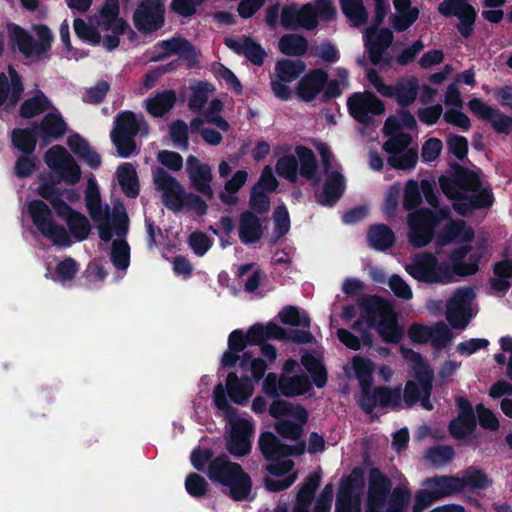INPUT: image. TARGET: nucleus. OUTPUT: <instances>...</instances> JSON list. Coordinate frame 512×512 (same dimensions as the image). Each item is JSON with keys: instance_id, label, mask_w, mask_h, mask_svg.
Returning <instances> with one entry per match:
<instances>
[{"instance_id": "obj_1", "label": "nucleus", "mask_w": 512, "mask_h": 512, "mask_svg": "<svg viewBox=\"0 0 512 512\" xmlns=\"http://www.w3.org/2000/svg\"><path fill=\"white\" fill-rule=\"evenodd\" d=\"M457 247L447 260H441L431 253L414 256L405 266L406 272L415 280L427 284H448L457 277L469 276L479 270L480 260L487 254V241L475 237L474 231L463 221H449L444 233L436 238L437 247L449 243Z\"/></svg>"}, {"instance_id": "obj_2", "label": "nucleus", "mask_w": 512, "mask_h": 512, "mask_svg": "<svg viewBox=\"0 0 512 512\" xmlns=\"http://www.w3.org/2000/svg\"><path fill=\"white\" fill-rule=\"evenodd\" d=\"M85 203L91 219L95 222L99 237L107 242L113 237L111 262L118 270H126L130 263V248L123 239L128 231V216L121 203L113 206L112 212L107 204H103L96 180L90 177L85 190Z\"/></svg>"}, {"instance_id": "obj_3", "label": "nucleus", "mask_w": 512, "mask_h": 512, "mask_svg": "<svg viewBox=\"0 0 512 512\" xmlns=\"http://www.w3.org/2000/svg\"><path fill=\"white\" fill-rule=\"evenodd\" d=\"M360 476L361 473L354 470L348 482L342 484L338 493L336 512H360V495L351 485V482ZM389 488L387 478L379 470H372L369 476L366 512H381ZM409 500L410 492L406 488L395 489L386 512H405Z\"/></svg>"}, {"instance_id": "obj_4", "label": "nucleus", "mask_w": 512, "mask_h": 512, "mask_svg": "<svg viewBox=\"0 0 512 512\" xmlns=\"http://www.w3.org/2000/svg\"><path fill=\"white\" fill-rule=\"evenodd\" d=\"M439 183L460 215H467L474 209L488 208L493 204L494 198L490 188L484 186L478 175L473 172H461L453 178L442 176Z\"/></svg>"}, {"instance_id": "obj_5", "label": "nucleus", "mask_w": 512, "mask_h": 512, "mask_svg": "<svg viewBox=\"0 0 512 512\" xmlns=\"http://www.w3.org/2000/svg\"><path fill=\"white\" fill-rule=\"evenodd\" d=\"M375 366L372 360L356 355L352 358L351 364L345 367L347 377L354 376L361 387L360 405L367 413H372L375 408H400L402 399L400 388L390 389L380 386L371 388Z\"/></svg>"}, {"instance_id": "obj_6", "label": "nucleus", "mask_w": 512, "mask_h": 512, "mask_svg": "<svg viewBox=\"0 0 512 512\" xmlns=\"http://www.w3.org/2000/svg\"><path fill=\"white\" fill-rule=\"evenodd\" d=\"M76 35L90 44L102 45L107 50H113L119 45V36L124 34L128 24L119 17L118 0H107L103 5L96 26L86 23L83 19L74 20Z\"/></svg>"}, {"instance_id": "obj_7", "label": "nucleus", "mask_w": 512, "mask_h": 512, "mask_svg": "<svg viewBox=\"0 0 512 512\" xmlns=\"http://www.w3.org/2000/svg\"><path fill=\"white\" fill-rule=\"evenodd\" d=\"M361 316L355 328H375L384 342L397 343L403 336V328L398 323L397 313L390 301L377 296H368L361 302Z\"/></svg>"}, {"instance_id": "obj_8", "label": "nucleus", "mask_w": 512, "mask_h": 512, "mask_svg": "<svg viewBox=\"0 0 512 512\" xmlns=\"http://www.w3.org/2000/svg\"><path fill=\"white\" fill-rule=\"evenodd\" d=\"M213 402L230 425V434L227 440L228 451L234 456L246 455L251 450V439L254 432L252 420L238 415L237 410L229 404L222 384L215 386Z\"/></svg>"}, {"instance_id": "obj_9", "label": "nucleus", "mask_w": 512, "mask_h": 512, "mask_svg": "<svg viewBox=\"0 0 512 512\" xmlns=\"http://www.w3.org/2000/svg\"><path fill=\"white\" fill-rule=\"evenodd\" d=\"M207 475L212 482L225 487L234 500L253 498L249 475L239 464L231 462L227 456H219L212 460L208 465Z\"/></svg>"}, {"instance_id": "obj_10", "label": "nucleus", "mask_w": 512, "mask_h": 512, "mask_svg": "<svg viewBox=\"0 0 512 512\" xmlns=\"http://www.w3.org/2000/svg\"><path fill=\"white\" fill-rule=\"evenodd\" d=\"M400 352L410 366L411 375L413 377V380H409L406 383L403 398L404 403L406 406H411L417 401H420L424 409L431 410L432 404L428 397L432 387V370L424 362L422 357L413 350L401 346Z\"/></svg>"}, {"instance_id": "obj_11", "label": "nucleus", "mask_w": 512, "mask_h": 512, "mask_svg": "<svg viewBox=\"0 0 512 512\" xmlns=\"http://www.w3.org/2000/svg\"><path fill=\"white\" fill-rule=\"evenodd\" d=\"M36 192L42 198L48 200L58 217L64 220L68 227L70 239L76 241L85 240L91 230L90 223L85 215L73 210L59 196L56 195V188L48 184L42 178Z\"/></svg>"}, {"instance_id": "obj_12", "label": "nucleus", "mask_w": 512, "mask_h": 512, "mask_svg": "<svg viewBox=\"0 0 512 512\" xmlns=\"http://www.w3.org/2000/svg\"><path fill=\"white\" fill-rule=\"evenodd\" d=\"M25 211L36 229L54 245L66 247L73 243L66 228L55 221L52 210L43 200L27 201Z\"/></svg>"}, {"instance_id": "obj_13", "label": "nucleus", "mask_w": 512, "mask_h": 512, "mask_svg": "<svg viewBox=\"0 0 512 512\" xmlns=\"http://www.w3.org/2000/svg\"><path fill=\"white\" fill-rule=\"evenodd\" d=\"M259 447L265 458L273 461L267 466V470L275 477L283 476L293 470L294 463L289 459L282 460V457L302 454L305 448L303 443L296 446L284 445L270 432L262 433Z\"/></svg>"}, {"instance_id": "obj_14", "label": "nucleus", "mask_w": 512, "mask_h": 512, "mask_svg": "<svg viewBox=\"0 0 512 512\" xmlns=\"http://www.w3.org/2000/svg\"><path fill=\"white\" fill-rule=\"evenodd\" d=\"M298 367L296 360L289 359L283 365L284 374L277 377L274 373H269L263 380L262 390L268 396L284 395L287 397L302 395L310 389V382L305 375L289 376Z\"/></svg>"}, {"instance_id": "obj_15", "label": "nucleus", "mask_w": 512, "mask_h": 512, "mask_svg": "<svg viewBox=\"0 0 512 512\" xmlns=\"http://www.w3.org/2000/svg\"><path fill=\"white\" fill-rule=\"evenodd\" d=\"M449 219V211L440 209L436 214L429 210H419L408 217L409 242L417 248L429 244L434 236V228Z\"/></svg>"}, {"instance_id": "obj_16", "label": "nucleus", "mask_w": 512, "mask_h": 512, "mask_svg": "<svg viewBox=\"0 0 512 512\" xmlns=\"http://www.w3.org/2000/svg\"><path fill=\"white\" fill-rule=\"evenodd\" d=\"M271 416L278 419L277 432L285 438L297 440L301 435V426L307 420V412L299 405L287 401L276 400L270 406Z\"/></svg>"}, {"instance_id": "obj_17", "label": "nucleus", "mask_w": 512, "mask_h": 512, "mask_svg": "<svg viewBox=\"0 0 512 512\" xmlns=\"http://www.w3.org/2000/svg\"><path fill=\"white\" fill-rule=\"evenodd\" d=\"M423 485L424 488L416 495L413 512H422L433 502L464 489L460 476L434 477L425 480Z\"/></svg>"}, {"instance_id": "obj_18", "label": "nucleus", "mask_w": 512, "mask_h": 512, "mask_svg": "<svg viewBox=\"0 0 512 512\" xmlns=\"http://www.w3.org/2000/svg\"><path fill=\"white\" fill-rule=\"evenodd\" d=\"M316 148L321 155L326 175L323 190L318 194L317 199L321 205L331 206L344 192V177L338 164L333 161L329 147L324 143H318Z\"/></svg>"}, {"instance_id": "obj_19", "label": "nucleus", "mask_w": 512, "mask_h": 512, "mask_svg": "<svg viewBox=\"0 0 512 512\" xmlns=\"http://www.w3.org/2000/svg\"><path fill=\"white\" fill-rule=\"evenodd\" d=\"M145 125L142 117L126 111L117 116L111 132L113 144L120 157H130L136 149L134 137Z\"/></svg>"}, {"instance_id": "obj_20", "label": "nucleus", "mask_w": 512, "mask_h": 512, "mask_svg": "<svg viewBox=\"0 0 512 512\" xmlns=\"http://www.w3.org/2000/svg\"><path fill=\"white\" fill-rule=\"evenodd\" d=\"M44 162L50 171L69 185L77 184L82 176V171L75 158L60 145H54L44 154Z\"/></svg>"}, {"instance_id": "obj_21", "label": "nucleus", "mask_w": 512, "mask_h": 512, "mask_svg": "<svg viewBox=\"0 0 512 512\" xmlns=\"http://www.w3.org/2000/svg\"><path fill=\"white\" fill-rule=\"evenodd\" d=\"M316 160L312 150L299 146L296 156L288 155L280 158L276 164V171L280 176L295 181L299 172L303 177L311 179L316 172Z\"/></svg>"}, {"instance_id": "obj_22", "label": "nucleus", "mask_w": 512, "mask_h": 512, "mask_svg": "<svg viewBox=\"0 0 512 512\" xmlns=\"http://www.w3.org/2000/svg\"><path fill=\"white\" fill-rule=\"evenodd\" d=\"M475 297L470 287L457 289L447 303L446 318L455 329H465L474 315L472 301Z\"/></svg>"}, {"instance_id": "obj_23", "label": "nucleus", "mask_w": 512, "mask_h": 512, "mask_svg": "<svg viewBox=\"0 0 512 512\" xmlns=\"http://www.w3.org/2000/svg\"><path fill=\"white\" fill-rule=\"evenodd\" d=\"M411 142L409 134L401 133L399 136L389 138L384 149L390 154L388 162L397 169H412L418 160V153L408 148Z\"/></svg>"}, {"instance_id": "obj_24", "label": "nucleus", "mask_w": 512, "mask_h": 512, "mask_svg": "<svg viewBox=\"0 0 512 512\" xmlns=\"http://www.w3.org/2000/svg\"><path fill=\"white\" fill-rule=\"evenodd\" d=\"M133 21L139 31L154 32L164 25L165 7L159 0H144L136 8Z\"/></svg>"}, {"instance_id": "obj_25", "label": "nucleus", "mask_w": 512, "mask_h": 512, "mask_svg": "<svg viewBox=\"0 0 512 512\" xmlns=\"http://www.w3.org/2000/svg\"><path fill=\"white\" fill-rule=\"evenodd\" d=\"M347 104L352 117L361 123L371 122L385 110L383 102L367 91L352 94Z\"/></svg>"}, {"instance_id": "obj_26", "label": "nucleus", "mask_w": 512, "mask_h": 512, "mask_svg": "<svg viewBox=\"0 0 512 512\" xmlns=\"http://www.w3.org/2000/svg\"><path fill=\"white\" fill-rule=\"evenodd\" d=\"M154 183L161 191L164 204L172 210L178 211L184 207L186 193L183 186L163 170L154 173Z\"/></svg>"}, {"instance_id": "obj_27", "label": "nucleus", "mask_w": 512, "mask_h": 512, "mask_svg": "<svg viewBox=\"0 0 512 512\" xmlns=\"http://www.w3.org/2000/svg\"><path fill=\"white\" fill-rule=\"evenodd\" d=\"M468 107L474 115L488 121L498 133L509 134L512 132V118L486 104L481 99H471L468 103Z\"/></svg>"}, {"instance_id": "obj_28", "label": "nucleus", "mask_w": 512, "mask_h": 512, "mask_svg": "<svg viewBox=\"0 0 512 512\" xmlns=\"http://www.w3.org/2000/svg\"><path fill=\"white\" fill-rule=\"evenodd\" d=\"M280 24L284 28L303 27L313 29L317 26L316 15L311 3L301 7L296 5H287L281 9Z\"/></svg>"}, {"instance_id": "obj_29", "label": "nucleus", "mask_w": 512, "mask_h": 512, "mask_svg": "<svg viewBox=\"0 0 512 512\" xmlns=\"http://www.w3.org/2000/svg\"><path fill=\"white\" fill-rule=\"evenodd\" d=\"M186 169L191 185L205 196L212 198L214 193L211 187L213 179L211 167L202 164L195 156L190 155L187 158Z\"/></svg>"}, {"instance_id": "obj_30", "label": "nucleus", "mask_w": 512, "mask_h": 512, "mask_svg": "<svg viewBox=\"0 0 512 512\" xmlns=\"http://www.w3.org/2000/svg\"><path fill=\"white\" fill-rule=\"evenodd\" d=\"M35 128L38 141L43 145L61 138L67 131V125L57 110L45 115Z\"/></svg>"}, {"instance_id": "obj_31", "label": "nucleus", "mask_w": 512, "mask_h": 512, "mask_svg": "<svg viewBox=\"0 0 512 512\" xmlns=\"http://www.w3.org/2000/svg\"><path fill=\"white\" fill-rule=\"evenodd\" d=\"M393 41V33L388 28L375 29L370 27L366 30L365 45L373 64H380L384 51Z\"/></svg>"}, {"instance_id": "obj_32", "label": "nucleus", "mask_w": 512, "mask_h": 512, "mask_svg": "<svg viewBox=\"0 0 512 512\" xmlns=\"http://www.w3.org/2000/svg\"><path fill=\"white\" fill-rule=\"evenodd\" d=\"M327 74L320 69L307 73L300 79L296 87L297 97L305 102H311L317 98L324 87H327Z\"/></svg>"}, {"instance_id": "obj_33", "label": "nucleus", "mask_w": 512, "mask_h": 512, "mask_svg": "<svg viewBox=\"0 0 512 512\" xmlns=\"http://www.w3.org/2000/svg\"><path fill=\"white\" fill-rule=\"evenodd\" d=\"M225 44L229 49L239 55H244L256 65L262 64L266 55L264 49L259 43L245 35L228 37L225 39Z\"/></svg>"}, {"instance_id": "obj_34", "label": "nucleus", "mask_w": 512, "mask_h": 512, "mask_svg": "<svg viewBox=\"0 0 512 512\" xmlns=\"http://www.w3.org/2000/svg\"><path fill=\"white\" fill-rule=\"evenodd\" d=\"M156 55L152 60H159L170 55H179L182 58L195 62L198 54L191 44L183 38H171L160 42L155 46Z\"/></svg>"}, {"instance_id": "obj_35", "label": "nucleus", "mask_w": 512, "mask_h": 512, "mask_svg": "<svg viewBox=\"0 0 512 512\" xmlns=\"http://www.w3.org/2000/svg\"><path fill=\"white\" fill-rule=\"evenodd\" d=\"M23 93L22 81L15 69L0 73V106L14 105Z\"/></svg>"}, {"instance_id": "obj_36", "label": "nucleus", "mask_w": 512, "mask_h": 512, "mask_svg": "<svg viewBox=\"0 0 512 512\" xmlns=\"http://www.w3.org/2000/svg\"><path fill=\"white\" fill-rule=\"evenodd\" d=\"M459 415L450 423V432L456 439H466L475 429L476 422L471 405L465 399L457 400Z\"/></svg>"}, {"instance_id": "obj_37", "label": "nucleus", "mask_w": 512, "mask_h": 512, "mask_svg": "<svg viewBox=\"0 0 512 512\" xmlns=\"http://www.w3.org/2000/svg\"><path fill=\"white\" fill-rule=\"evenodd\" d=\"M394 13L389 20L393 29L397 32L406 31L419 17V10L412 6L411 0H392Z\"/></svg>"}, {"instance_id": "obj_38", "label": "nucleus", "mask_w": 512, "mask_h": 512, "mask_svg": "<svg viewBox=\"0 0 512 512\" xmlns=\"http://www.w3.org/2000/svg\"><path fill=\"white\" fill-rule=\"evenodd\" d=\"M204 123L215 125L224 132L228 131L230 127L228 122L219 115L205 114L203 118L192 120L191 129L198 131L203 140L210 145H218L222 141V136L218 131L209 128H201Z\"/></svg>"}, {"instance_id": "obj_39", "label": "nucleus", "mask_w": 512, "mask_h": 512, "mask_svg": "<svg viewBox=\"0 0 512 512\" xmlns=\"http://www.w3.org/2000/svg\"><path fill=\"white\" fill-rule=\"evenodd\" d=\"M265 228V219L252 212H244L239 221V238L244 244L257 242L262 237Z\"/></svg>"}, {"instance_id": "obj_40", "label": "nucleus", "mask_w": 512, "mask_h": 512, "mask_svg": "<svg viewBox=\"0 0 512 512\" xmlns=\"http://www.w3.org/2000/svg\"><path fill=\"white\" fill-rule=\"evenodd\" d=\"M226 389L234 403L244 404L253 395L255 382L247 377L239 378L236 373L231 372L226 379Z\"/></svg>"}, {"instance_id": "obj_41", "label": "nucleus", "mask_w": 512, "mask_h": 512, "mask_svg": "<svg viewBox=\"0 0 512 512\" xmlns=\"http://www.w3.org/2000/svg\"><path fill=\"white\" fill-rule=\"evenodd\" d=\"M432 187L429 181H421L420 187L414 180H409L406 183L404 191V207L407 210L417 207L421 202V192L425 195L427 202L435 206L437 205L436 198L431 194Z\"/></svg>"}, {"instance_id": "obj_42", "label": "nucleus", "mask_w": 512, "mask_h": 512, "mask_svg": "<svg viewBox=\"0 0 512 512\" xmlns=\"http://www.w3.org/2000/svg\"><path fill=\"white\" fill-rule=\"evenodd\" d=\"M67 145L73 154L83 160L91 168L96 169L101 165L99 154L80 135H70L67 138Z\"/></svg>"}, {"instance_id": "obj_43", "label": "nucleus", "mask_w": 512, "mask_h": 512, "mask_svg": "<svg viewBox=\"0 0 512 512\" xmlns=\"http://www.w3.org/2000/svg\"><path fill=\"white\" fill-rule=\"evenodd\" d=\"M248 344L247 334L244 335L239 330L233 331L229 336L228 350L222 356L221 365L227 368L235 366L241 359L238 353L243 351Z\"/></svg>"}, {"instance_id": "obj_44", "label": "nucleus", "mask_w": 512, "mask_h": 512, "mask_svg": "<svg viewBox=\"0 0 512 512\" xmlns=\"http://www.w3.org/2000/svg\"><path fill=\"white\" fill-rule=\"evenodd\" d=\"M7 29L11 42L18 47L21 53L26 56L39 55L36 42L26 30L16 24H9Z\"/></svg>"}, {"instance_id": "obj_45", "label": "nucleus", "mask_w": 512, "mask_h": 512, "mask_svg": "<svg viewBox=\"0 0 512 512\" xmlns=\"http://www.w3.org/2000/svg\"><path fill=\"white\" fill-rule=\"evenodd\" d=\"M246 334L249 344H259L267 339L281 340L286 338L285 330L274 323H269L266 326L256 324Z\"/></svg>"}, {"instance_id": "obj_46", "label": "nucleus", "mask_w": 512, "mask_h": 512, "mask_svg": "<svg viewBox=\"0 0 512 512\" xmlns=\"http://www.w3.org/2000/svg\"><path fill=\"white\" fill-rule=\"evenodd\" d=\"M367 239L369 246L379 251L389 249L395 242L393 231L383 224L371 227L368 231Z\"/></svg>"}, {"instance_id": "obj_47", "label": "nucleus", "mask_w": 512, "mask_h": 512, "mask_svg": "<svg viewBox=\"0 0 512 512\" xmlns=\"http://www.w3.org/2000/svg\"><path fill=\"white\" fill-rule=\"evenodd\" d=\"M301 362L306 370L311 374L315 385L318 388L325 386L327 381L326 369L322 363V357L318 353H305L301 357Z\"/></svg>"}, {"instance_id": "obj_48", "label": "nucleus", "mask_w": 512, "mask_h": 512, "mask_svg": "<svg viewBox=\"0 0 512 512\" xmlns=\"http://www.w3.org/2000/svg\"><path fill=\"white\" fill-rule=\"evenodd\" d=\"M248 179L246 170H237L230 179L225 182L224 189L220 193V199L228 205L237 203V192L244 186Z\"/></svg>"}, {"instance_id": "obj_49", "label": "nucleus", "mask_w": 512, "mask_h": 512, "mask_svg": "<svg viewBox=\"0 0 512 512\" xmlns=\"http://www.w3.org/2000/svg\"><path fill=\"white\" fill-rule=\"evenodd\" d=\"M116 175L123 192L129 197L137 196L139 186L134 167L130 163H123L117 168Z\"/></svg>"}, {"instance_id": "obj_50", "label": "nucleus", "mask_w": 512, "mask_h": 512, "mask_svg": "<svg viewBox=\"0 0 512 512\" xmlns=\"http://www.w3.org/2000/svg\"><path fill=\"white\" fill-rule=\"evenodd\" d=\"M416 125L412 115L402 113L398 117H389L384 125V132L389 138L399 136L401 133L408 134Z\"/></svg>"}, {"instance_id": "obj_51", "label": "nucleus", "mask_w": 512, "mask_h": 512, "mask_svg": "<svg viewBox=\"0 0 512 512\" xmlns=\"http://www.w3.org/2000/svg\"><path fill=\"white\" fill-rule=\"evenodd\" d=\"M175 100L176 95L173 91L158 93L146 101V109L151 115L160 117L173 107Z\"/></svg>"}, {"instance_id": "obj_52", "label": "nucleus", "mask_w": 512, "mask_h": 512, "mask_svg": "<svg viewBox=\"0 0 512 512\" xmlns=\"http://www.w3.org/2000/svg\"><path fill=\"white\" fill-rule=\"evenodd\" d=\"M78 270L79 267L75 260L72 258H65L56 264L54 271L50 272V278L53 281L66 286L73 281Z\"/></svg>"}, {"instance_id": "obj_53", "label": "nucleus", "mask_w": 512, "mask_h": 512, "mask_svg": "<svg viewBox=\"0 0 512 512\" xmlns=\"http://www.w3.org/2000/svg\"><path fill=\"white\" fill-rule=\"evenodd\" d=\"M343 14L354 25L360 26L367 20V11L362 0H339Z\"/></svg>"}, {"instance_id": "obj_54", "label": "nucleus", "mask_w": 512, "mask_h": 512, "mask_svg": "<svg viewBox=\"0 0 512 512\" xmlns=\"http://www.w3.org/2000/svg\"><path fill=\"white\" fill-rule=\"evenodd\" d=\"M305 70L301 60L282 59L275 67L276 77L283 82H292Z\"/></svg>"}, {"instance_id": "obj_55", "label": "nucleus", "mask_w": 512, "mask_h": 512, "mask_svg": "<svg viewBox=\"0 0 512 512\" xmlns=\"http://www.w3.org/2000/svg\"><path fill=\"white\" fill-rule=\"evenodd\" d=\"M13 145L23 153L31 154L38 141L36 128L15 129L11 135Z\"/></svg>"}, {"instance_id": "obj_56", "label": "nucleus", "mask_w": 512, "mask_h": 512, "mask_svg": "<svg viewBox=\"0 0 512 512\" xmlns=\"http://www.w3.org/2000/svg\"><path fill=\"white\" fill-rule=\"evenodd\" d=\"M308 44L304 37L297 34L284 35L279 41V49L283 54L299 56L305 53Z\"/></svg>"}, {"instance_id": "obj_57", "label": "nucleus", "mask_w": 512, "mask_h": 512, "mask_svg": "<svg viewBox=\"0 0 512 512\" xmlns=\"http://www.w3.org/2000/svg\"><path fill=\"white\" fill-rule=\"evenodd\" d=\"M319 484V478L317 476H310L301 487L298 496L297 504L294 512H308V506L313 497L314 491Z\"/></svg>"}, {"instance_id": "obj_58", "label": "nucleus", "mask_w": 512, "mask_h": 512, "mask_svg": "<svg viewBox=\"0 0 512 512\" xmlns=\"http://www.w3.org/2000/svg\"><path fill=\"white\" fill-rule=\"evenodd\" d=\"M512 277V261L499 262L494 267L492 285L496 290L506 291L509 288V279Z\"/></svg>"}, {"instance_id": "obj_59", "label": "nucleus", "mask_w": 512, "mask_h": 512, "mask_svg": "<svg viewBox=\"0 0 512 512\" xmlns=\"http://www.w3.org/2000/svg\"><path fill=\"white\" fill-rule=\"evenodd\" d=\"M439 12L443 15H455L458 18L466 14L476 15L474 8L466 0H446L439 5Z\"/></svg>"}, {"instance_id": "obj_60", "label": "nucleus", "mask_w": 512, "mask_h": 512, "mask_svg": "<svg viewBox=\"0 0 512 512\" xmlns=\"http://www.w3.org/2000/svg\"><path fill=\"white\" fill-rule=\"evenodd\" d=\"M49 101L45 95L41 92H37L36 95L26 100L22 106L20 113L23 117L30 118L43 112L49 108Z\"/></svg>"}, {"instance_id": "obj_61", "label": "nucleus", "mask_w": 512, "mask_h": 512, "mask_svg": "<svg viewBox=\"0 0 512 512\" xmlns=\"http://www.w3.org/2000/svg\"><path fill=\"white\" fill-rule=\"evenodd\" d=\"M193 94L189 99V106L192 110H200L214 92L212 84L199 82L192 87Z\"/></svg>"}, {"instance_id": "obj_62", "label": "nucleus", "mask_w": 512, "mask_h": 512, "mask_svg": "<svg viewBox=\"0 0 512 512\" xmlns=\"http://www.w3.org/2000/svg\"><path fill=\"white\" fill-rule=\"evenodd\" d=\"M240 366L246 368L249 366L250 372L253 377V382L260 381L267 369V363L261 358H252L250 352H244L241 356Z\"/></svg>"}, {"instance_id": "obj_63", "label": "nucleus", "mask_w": 512, "mask_h": 512, "mask_svg": "<svg viewBox=\"0 0 512 512\" xmlns=\"http://www.w3.org/2000/svg\"><path fill=\"white\" fill-rule=\"evenodd\" d=\"M279 317L284 324L296 327H308L310 320L304 312H300L297 308L288 306L282 309Z\"/></svg>"}, {"instance_id": "obj_64", "label": "nucleus", "mask_w": 512, "mask_h": 512, "mask_svg": "<svg viewBox=\"0 0 512 512\" xmlns=\"http://www.w3.org/2000/svg\"><path fill=\"white\" fill-rule=\"evenodd\" d=\"M431 328V337H429V342L435 348H442L449 344L453 339V334L446 324L440 322L436 323Z\"/></svg>"}]
</instances>
